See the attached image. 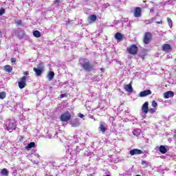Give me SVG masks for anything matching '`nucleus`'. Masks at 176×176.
Returning a JSON list of instances; mask_svg holds the SVG:
<instances>
[{
  "instance_id": "20e7f679",
  "label": "nucleus",
  "mask_w": 176,
  "mask_h": 176,
  "mask_svg": "<svg viewBox=\"0 0 176 176\" xmlns=\"http://www.w3.org/2000/svg\"><path fill=\"white\" fill-rule=\"evenodd\" d=\"M72 118L71 113L69 111H67L63 113L60 118L61 122H68Z\"/></svg>"
},
{
  "instance_id": "f8f14e48",
  "label": "nucleus",
  "mask_w": 176,
  "mask_h": 176,
  "mask_svg": "<svg viewBox=\"0 0 176 176\" xmlns=\"http://www.w3.org/2000/svg\"><path fill=\"white\" fill-rule=\"evenodd\" d=\"M129 153L131 156H134V155H141L142 153V151L138 148H134L129 151Z\"/></svg>"
},
{
  "instance_id": "6ab92c4d",
  "label": "nucleus",
  "mask_w": 176,
  "mask_h": 176,
  "mask_svg": "<svg viewBox=\"0 0 176 176\" xmlns=\"http://www.w3.org/2000/svg\"><path fill=\"white\" fill-rule=\"evenodd\" d=\"M47 78H48V80H52L54 78V72H50L47 76Z\"/></svg>"
},
{
  "instance_id": "f3484780",
  "label": "nucleus",
  "mask_w": 176,
  "mask_h": 176,
  "mask_svg": "<svg viewBox=\"0 0 176 176\" xmlns=\"http://www.w3.org/2000/svg\"><path fill=\"white\" fill-rule=\"evenodd\" d=\"M126 91H128V93H132L133 92V87L131 86V82L126 85L124 87Z\"/></svg>"
},
{
  "instance_id": "423d86ee",
  "label": "nucleus",
  "mask_w": 176,
  "mask_h": 176,
  "mask_svg": "<svg viewBox=\"0 0 176 176\" xmlns=\"http://www.w3.org/2000/svg\"><path fill=\"white\" fill-rule=\"evenodd\" d=\"M98 130L99 131L102 133V134H104L107 131V130H108V125L107 124V123H105V122L101 121L100 122Z\"/></svg>"
},
{
  "instance_id": "de8ad7c7",
  "label": "nucleus",
  "mask_w": 176,
  "mask_h": 176,
  "mask_svg": "<svg viewBox=\"0 0 176 176\" xmlns=\"http://www.w3.org/2000/svg\"><path fill=\"white\" fill-rule=\"evenodd\" d=\"M91 119H94V117L91 116Z\"/></svg>"
},
{
  "instance_id": "5701e85b",
  "label": "nucleus",
  "mask_w": 176,
  "mask_h": 176,
  "mask_svg": "<svg viewBox=\"0 0 176 176\" xmlns=\"http://www.w3.org/2000/svg\"><path fill=\"white\" fill-rule=\"evenodd\" d=\"M1 175L8 176L9 175V170H8V169H6V168H3V169L1 170Z\"/></svg>"
},
{
  "instance_id": "f03ea898",
  "label": "nucleus",
  "mask_w": 176,
  "mask_h": 176,
  "mask_svg": "<svg viewBox=\"0 0 176 176\" xmlns=\"http://www.w3.org/2000/svg\"><path fill=\"white\" fill-rule=\"evenodd\" d=\"M4 128L7 131H9V133H12V131L16 129V124L13 120H7L4 124Z\"/></svg>"
},
{
  "instance_id": "ddd939ff",
  "label": "nucleus",
  "mask_w": 176,
  "mask_h": 176,
  "mask_svg": "<svg viewBox=\"0 0 176 176\" xmlns=\"http://www.w3.org/2000/svg\"><path fill=\"white\" fill-rule=\"evenodd\" d=\"M141 12H142V10L140 7H136L135 8V12H134V16L135 17H141Z\"/></svg>"
},
{
  "instance_id": "aec40b11",
  "label": "nucleus",
  "mask_w": 176,
  "mask_h": 176,
  "mask_svg": "<svg viewBox=\"0 0 176 176\" xmlns=\"http://www.w3.org/2000/svg\"><path fill=\"white\" fill-rule=\"evenodd\" d=\"M115 38H116V39H117V41H122V39H123V35H122V34L118 32L116 34Z\"/></svg>"
},
{
  "instance_id": "1a4fd4ad",
  "label": "nucleus",
  "mask_w": 176,
  "mask_h": 176,
  "mask_svg": "<svg viewBox=\"0 0 176 176\" xmlns=\"http://www.w3.org/2000/svg\"><path fill=\"white\" fill-rule=\"evenodd\" d=\"M33 71L35 72L36 76H41L42 74L43 73V67H38V68L34 67L33 68Z\"/></svg>"
},
{
  "instance_id": "6e6552de",
  "label": "nucleus",
  "mask_w": 176,
  "mask_h": 176,
  "mask_svg": "<svg viewBox=\"0 0 176 176\" xmlns=\"http://www.w3.org/2000/svg\"><path fill=\"white\" fill-rule=\"evenodd\" d=\"M27 82V77L23 76L18 82L19 89H24L25 87V82Z\"/></svg>"
},
{
  "instance_id": "4be33fe9",
  "label": "nucleus",
  "mask_w": 176,
  "mask_h": 176,
  "mask_svg": "<svg viewBox=\"0 0 176 176\" xmlns=\"http://www.w3.org/2000/svg\"><path fill=\"white\" fill-rule=\"evenodd\" d=\"M160 152L161 153H167V148H166V146L162 145L160 146Z\"/></svg>"
},
{
  "instance_id": "39448f33",
  "label": "nucleus",
  "mask_w": 176,
  "mask_h": 176,
  "mask_svg": "<svg viewBox=\"0 0 176 176\" xmlns=\"http://www.w3.org/2000/svg\"><path fill=\"white\" fill-rule=\"evenodd\" d=\"M126 50L128 53H129V54H133V56H135V54H137V53L138 52V47L135 45H132L129 47Z\"/></svg>"
},
{
  "instance_id": "3c124183",
  "label": "nucleus",
  "mask_w": 176,
  "mask_h": 176,
  "mask_svg": "<svg viewBox=\"0 0 176 176\" xmlns=\"http://www.w3.org/2000/svg\"><path fill=\"white\" fill-rule=\"evenodd\" d=\"M74 138H75V137H76V135H74Z\"/></svg>"
},
{
  "instance_id": "09e8293b",
  "label": "nucleus",
  "mask_w": 176,
  "mask_h": 176,
  "mask_svg": "<svg viewBox=\"0 0 176 176\" xmlns=\"http://www.w3.org/2000/svg\"><path fill=\"white\" fill-rule=\"evenodd\" d=\"M166 171H168V168H166Z\"/></svg>"
},
{
  "instance_id": "bb28decb",
  "label": "nucleus",
  "mask_w": 176,
  "mask_h": 176,
  "mask_svg": "<svg viewBox=\"0 0 176 176\" xmlns=\"http://www.w3.org/2000/svg\"><path fill=\"white\" fill-rule=\"evenodd\" d=\"M33 35L36 38H41V33L38 30H35L34 32H33Z\"/></svg>"
},
{
  "instance_id": "7ed1b4c3",
  "label": "nucleus",
  "mask_w": 176,
  "mask_h": 176,
  "mask_svg": "<svg viewBox=\"0 0 176 176\" xmlns=\"http://www.w3.org/2000/svg\"><path fill=\"white\" fill-rule=\"evenodd\" d=\"M152 41V33L147 32H145L144 39H143V43L144 45H149Z\"/></svg>"
},
{
  "instance_id": "393cba45",
  "label": "nucleus",
  "mask_w": 176,
  "mask_h": 176,
  "mask_svg": "<svg viewBox=\"0 0 176 176\" xmlns=\"http://www.w3.org/2000/svg\"><path fill=\"white\" fill-rule=\"evenodd\" d=\"M5 71H6V72H12V70L13 69V67H12V66L7 65L4 67Z\"/></svg>"
},
{
  "instance_id": "a18cd8bd",
  "label": "nucleus",
  "mask_w": 176,
  "mask_h": 176,
  "mask_svg": "<svg viewBox=\"0 0 176 176\" xmlns=\"http://www.w3.org/2000/svg\"><path fill=\"white\" fill-rule=\"evenodd\" d=\"M65 96V95H64V94H61V95H60V98H64V96Z\"/></svg>"
},
{
  "instance_id": "8fccbe9b",
  "label": "nucleus",
  "mask_w": 176,
  "mask_h": 176,
  "mask_svg": "<svg viewBox=\"0 0 176 176\" xmlns=\"http://www.w3.org/2000/svg\"><path fill=\"white\" fill-rule=\"evenodd\" d=\"M106 176H111L110 175H107Z\"/></svg>"
},
{
  "instance_id": "cd10ccee",
  "label": "nucleus",
  "mask_w": 176,
  "mask_h": 176,
  "mask_svg": "<svg viewBox=\"0 0 176 176\" xmlns=\"http://www.w3.org/2000/svg\"><path fill=\"white\" fill-rule=\"evenodd\" d=\"M6 98V92H1L0 93V98L3 100V98Z\"/></svg>"
},
{
  "instance_id": "5fc2aeb1",
  "label": "nucleus",
  "mask_w": 176,
  "mask_h": 176,
  "mask_svg": "<svg viewBox=\"0 0 176 176\" xmlns=\"http://www.w3.org/2000/svg\"><path fill=\"white\" fill-rule=\"evenodd\" d=\"M124 21H127V20H125Z\"/></svg>"
},
{
  "instance_id": "412c9836",
  "label": "nucleus",
  "mask_w": 176,
  "mask_h": 176,
  "mask_svg": "<svg viewBox=\"0 0 176 176\" xmlns=\"http://www.w3.org/2000/svg\"><path fill=\"white\" fill-rule=\"evenodd\" d=\"M155 20V18H151L150 19L144 20V23H145V24H152V23H153Z\"/></svg>"
},
{
  "instance_id": "f257e3e1",
  "label": "nucleus",
  "mask_w": 176,
  "mask_h": 176,
  "mask_svg": "<svg viewBox=\"0 0 176 176\" xmlns=\"http://www.w3.org/2000/svg\"><path fill=\"white\" fill-rule=\"evenodd\" d=\"M79 61L82 68L87 72H90L94 69V65L90 64V61L87 58H81Z\"/></svg>"
},
{
  "instance_id": "603ef678",
  "label": "nucleus",
  "mask_w": 176,
  "mask_h": 176,
  "mask_svg": "<svg viewBox=\"0 0 176 176\" xmlns=\"http://www.w3.org/2000/svg\"><path fill=\"white\" fill-rule=\"evenodd\" d=\"M175 61H176V58H175Z\"/></svg>"
},
{
  "instance_id": "e433bc0d",
  "label": "nucleus",
  "mask_w": 176,
  "mask_h": 176,
  "mask_svg": "<svg viewBox=\"0 0 176 176\" xmlns=\"http://www.w3.org/2000/svg\"><path fill=\"white\" fill-rule=\"evenodd\" d=\"M118 127H120V129H122V127H124V124H122V123L118 124Z\"/></svg>"
},
{
  "instance_id": "2eb2a0df",
  "label": "nucleus",
  "mask_w": 176,
  "mask_h": 176,
  "mask_svg": "<svg viewBox=\"0 0 176 176\" xmlns=\"http://www.w3.org/2000/svg\"><path fill=\"white\" fill-rule=\"evenodd\" d=\"M164 98H171V97H174V92L171 91H168L167 92L164 93Z\"/></svg>"
},
{
  "instance_id": "0eeeda50",
  "label": "nucleus",
  "mask_w": 176,
  "mask_h": 176,
  "mask_svg": "<svg viewBox=\"0 0 176 176\" xmlns=\"http://www.w3.org/2000/svg\"><path fill=\"white\" fill-rule=\"evenodd\" d=\"M149 105V103L148 102H146L144 103V104L142 107V113H144V118H146V113H148L149 111V107H148Z\"/></svg>"
},
{
  "instance_id": "c03bdc74",
  "label": "nucleus",
  "mask_w": 176,
  "mask_h": 176,
  "mask_svg": "<svg viewBox=\"0 0 176 176\" xmlns=\"http://www.w3.org/2000/svg\"><path fill=\"white\" fill-rule=\"evenodd\" d=\"M100 71H101L102 72H104V71H105V69H104V68H101V69H100Z\"/></svg>"
},
{
  "instance_id": "37998d69",
  "label": "nucleus",
  "mask_w": 176,
  "mask_h": 176,
  "mask_svg": "<svg viewBox=\"0 0 176 176\" xmlns=\"http://www.w3.org/2000/svg\"><path fill=\"white\" fill-rule=\"evenodd\" d=\"M156 23H157V24H162V21H157Z\"/></svg>"
},
{
  "instance_id": "2f4dec72",
  "label": "nucleus",
  "mask_w": 176,
  "mask_h": 176,
  "mask_svg": "<svg viewBox=\"0 0 176 176\" xmlns=\"http://www.w3.org/2000/svg\"><path fill=\"white\" fill-rule=\"evenodd\" d=\"M15 23H16L17 25H21V24H23V22L21 21V20H19V21H15Z\"/></svg>"
},
{
  "instance_id": "473e14b6",
  "label": "nucleus",
  "mask_w": 176,
  "mask_h": 176,
  "mask_svg": "<svg viewBox=\"0 0 176 176\" xmlns=\"http://www.w3.org/2000/svg\"><path fill=\"white\" fill-rule=\"evenodd\" d=\"M124 176H130L131 175V171H126L124 173Z\"/></svg>"
},
{
  "instance_id": "49530a36",
  "label": "nucleus",
  "mask_w": 176,
  "mask_h": 176,
  "mask_svg": "<svg viewBox=\"0 0 176 176\" xmlns=\"http://www.w3.org/2000/svg\"><path fill=\"white\" fill-rule=\"evenodd\" d=\"M0 36H2V32L0 31Z\"/></svg>"
},
{
  "instance_id": "b1692460",
  "label": "nucleus",
  "mask_w": 176,
  "mask_h": 176,
  "mask_svg": "<svg viewBox=\"0 0 176 176\" xmlns=\"http://www.w3.org/2000/svg\"><path fill=\"white\" fill-rule=\"evenodd\" d=\"M141 129H135L133 131V135H135L136 137H138V135H140V134H141Z\"/></svg>"
},
{
  "instance_id": "c9c22d12",
  "label": "nucleus",
  "mask_w": 176,
  "mask_h": 176,
  "mask_svg": "<svg viewBox=\"0 0 176 176\" xmlns=\"http://www.w3.org/2000/svg\"><path fill=\"white\" fill-rule=\"evenodd\" d=\"M78 118H80L81 119H83V118H85V115H83L82 113H78Z\"/></svg>"
},
{
  "instance_id": "7c9ffc66",
  "label": "nucleus",
  "mask_w": 176,
  "mask_h": 176,
  "mask_svg": "<svg viewBox=\"0 0 176 176\" xmlns=\"http://www.w3.org/2000/svg\"><path fill=\"white\" fill-rule=\"evenodd\" d=\"M148 112H150V113H155V112H156V109H148Z\"/></svg>"
},
{
  "instance_id": "f704fd0d",
  "label": "nucleus",
  "mask_w": 176,
  "mask_h": 176,
  "mask_svg": "<svg viewBox=\"0 0 176 176\" xmlns=\"http://www.w3.org/2000/svg\"><path fill=\"white\" fill-rule=\"evenodd\" d=\"M32 157H39V154L35 153H32Z\"/></svg>"
},
{
  "instance_id": "ea45409f",
  "label": "nucleus",
  "mask_w": 176,
  "mask_h": 176,
  "mask_svg": "<svg viewBox=\"0 0 176 176\" xmlns=\"http://www.w3.org/2000/svg\"><path fill=\"white\" fill-rule=\"evenodd\" d=\"M32 163H34V164H38V163H39V162H36L35 160H32Z\"/></svg>"
},
{
  "instance_id": "4c0bfd02",
  "label": "nucleus",
  "mask_w": 176,
  "mask_h": 176,
  "mask_svg": "<svg viewBox=\"0 0 176 176\" xmlns=\"http://www.w3.org/2000/svg\"><path fill=\"white\" fill-rule=\"evenodd\" d=\"M60 0H55V1H54V3L58 4V3H60Z\"/></svg>"
},
{
  "instance_id": "4468645a",
  "label": "nucleus",
  "mask_w": 176,
  "mask_h": 176,
  "mask_svg": "<svg viewBox=\"0 0 176 176\" xmlns=\"http://www.w3.org/2000/svg\"><path fill=\"white\" fill-rule=\"evenodd\" d=\"M162 50L163 52H166V53H168V52H171V45L169 44H164L162 45Z\"/></svg>"
},
{
  "instance_id": "a878e982",
  "label": "nucleus",
  "mask_w": 176,
  "mask_h": 176,
  "mask_svg": "<svg viewBox=\"0 0 176 176\" xmlns=\"http://www.w3.org/2000/svg\"><path fill=\"white\" fill-rule=\"evenodd\" d=\"M142 165L144 166V168H147V167H149V166H151V164L149 162H146V161L145 160H142Z\"/></svg>"
},
{
  "instance_id": "864d4df0",
  "label": "nucleus",
  "mask_w": 176,
  "mask_h": 176,
  "mask_svg": "<svg viewBox=\"0 0 176 176\" xmlns=\"http://www.w3.org/2000/svg\"><path fill=\"white\" fill-rule=\"evenodd\" d=\"M75 144H76V141H75Z\"/></svg>"
},
{
  "instance_id": "9d476101",
  "label": "nucleus",
  "mask_w": 176,
  "mask_h": 176,
  "mask_svg": "<svg viewBox=\"0 0 176 176\" xmlns=\"http://www.w3.org/2000/svg\"><path fill=\"white\" fill-rule=\"evenodd\" d=\"M70 124L72 127H79V126H80V122H79V119L76 118L70 121Z\"/></svg>"
},
{
  "instance_id": "a19ab883",
  "label": "nucleus",
  "mask_w": 176,
  "mask_h": 176,
  "mask_svg": "<svg viewBox=\"0 0 176 176\" xmlns=\"http://www.w3.org/2000/svg\"><path fill=\"white\" fill-rule=\"evenodd\" d=\"M76 152H79V151H80V149H79V146H76Z\"/></svg>"
},
{
  "instance_id": "9b49d317",
  "label": "nucleus",
  "mask_w": 176,
  "mask_h": 176,
  "mask_svg": "<svg viewBox=\"0 0 176 176\" xmlns=\"http://www.w3.org/2000/svg\"><path fill=\"white\" fill-rule=\"evenodd\" d=\"M151 94H152V91L146 89L140 92L139 97H146V96H151Z\"/></svg>"
},
{
  "instance_id": "dca6fc26",
  "label": "nucleus",
  "mask_w": 176,
  "mask_h": 176,
  "mask_svg": "<svg viewBox=\"0 0 176 176\" xmlns=\"http://www.w3.org/2000/svg\"><path fill=\"white\" fill-rule=\"evenodd\" d=\"M88 20H89V23H96V20H97V16H96L95 14H92L89 16Z\"/></svg>"
},
{
  "instance_id": "72a5a7b5",
  "label": "nucleus",
  "mask_w": 176,
  "mask_h": 176,
  "mask_svg": "<svg viewBox=\"0 0 176 176\" xmlns=\"http://www.w3.org/2000/svg\"><path fill=\"white\" fill-rule=\"evenodd\" d=\"M5 13V9L4 8H1L0 10V16H2V14H3Z\"/></svg>"
},
{
  "instance_id": "c85d7f7f",
  "label": "nucleus",
  "mask_w": 176,
  "mask_h": 176,
  "mask_svg": "<svg viewBox=\"0 0 176 176\" xmlns=\"http://www.w3.org/2000/svg\"><path fill=\"white\" fill-rule=\"evenodd\" d=\"M167 21L168 23V25L170 28H173V21L170 18H167Z\"/></svg>"
},
{
  "instance_id": "c756f323",
  "label": "nucleus",
  "mask_w": 176,
  "mask_h": 176,
  "mask_svg": "<svg viewBox=\"0 0 176 176\" xmlns=\"http://www.w3.org/2000/svg\"><path fill=\"white\" fill-rule=\"evenodd\" d=\"M152 107H153V108H156V107H157V102H156V101L153 100L151 103Z\"/></svg>"
},
{
  "instance_id": "a211bd4d",
  "label": "nucleus",
  "mask_w": 176,
  "mask_h": 176,
  "mask_svg": "<svg viewBox=\"0 0 176 176\" xmlns=\"http://www.w3.org/2000/svg\"><path fill=\"white\" fill-rule=\"evenodd\" d=\"M35 146V142H31L25 148L27 151H31Z\"/></svg>"
},
{
  "instance_id": "58836bf2",
  "label": "nucleus",
  "mask_w": 176,
  "mask_h": 176,
  "mask_svg": "<svg viewBox=\"0 0 176 176\" xmlns=\"http://www.w3.org/2000/svg\"><path fill=\"white\" fill-rule=\"evenodd\" d=\"M11 63H16V58H11Z\"/></svg>"
},
{
  "instance_id": "6e6d98bb",
  "label": "nucleus",
  "mask_w": 176,
  "mask_h": 176,
  "mask_svg": "<svg viewBox=\"0 0 176 176\" xmlns=\"http://www.w3.org/2000/svg\"><path fill=\"white\" fill-rule=\"evenodd\" d=\"M45 176H47V175H45ZM50 176H53V175H50Z\"/></svg>"
},
{
  "instance_id": "79ce46f5",
  "label": "nucleus",
  "mask_w": 176,
  "mask_h": 176,
  "mask_svg": "<svg viewBox=\"0 0 176 176\" xmlns=\"http://www.w3.org/2000/svg\"><path fill=\"white\" fill-rule=\"evenodd\" d=\"M28 72H25L24 73H23V75H25V76H27V75H28Z\"/></svg>"
}]
</instances>
